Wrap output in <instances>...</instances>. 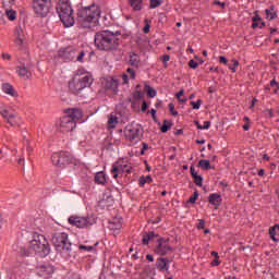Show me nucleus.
<instances>
[{"label":"nucleus","mask_w":279,"mask_h":279,"mask_svg":"<svg viewBox=\"0 0 279 279\" xmlns=\"http://www.w3.org/2000/svg\"><path fill=\"white\" fill-rule=\"evenodd\" d=\"M101 16V9L97 4L81 8L77 12V23L81 27H95L99 23Z\"/></svg>","instance_id":"1"},{"label":"nucleus","mask_w":279,"mask_h":279,"mask_svg":"<svg viewBox=\"0 0 279 279\" xmlns=\"http://www.w3.org/2000/svg\"><path fill=\"white\" fill-rule=\"evenodd\" d=\"M118 33H112L110 31H100L96 33L94 38V44L100 51H116L119 49V38H117Z\"/></svg>","instance_id":"2"},{"label":"nucleus","mask_w":279,"mask_h":279,"mask_svg":"<svg viewBox=\"0 0 279 279\" xmlns=\"http://www.w3.org/2000/svg\"><path fill=\"white\" fill-rule=\"evenodd\" d=\"M90 84H93V76L88 72L77 71L69 81L68 88L72 95H80V92L88 88Z\"/></svg>","instance_id":"3"},{"label":"nucleus","mask_w":279,"mask_h":279,"mask_svg":"<svg viewBox=\"0 0 279 279\" xmlns=\"http://www.w3.org/2000/svg\"><path fill=\"white\" fill-rule=\"evenodd\" d=\"M52 243L57 252H60L61 256L66 260L73 256V247L71 241H69V234L64 232L54 233L52 235Z\"/></svg>","instance_id":"4"},{"label":"nucleus","mask_w":279,"mask_h":279,"mask_svg":"<svg viewBox=\"0 0 279 279\" xmlns=\"http://www.w3.org/2000/svg\"><path fill=\"white\" fill-rule=\"evenodd\" d=\"M57 12L64 27H73L75 25V17L73 16V8L68 1L60 0L57 4Z\"/></svg>","instance_id":"5"},{"label":"nucleus","mask_w":279,"mask_h":279,"mask_svg":"<svg viewBox=\"0 0 279 279\" xmlns=\"http://www.w3.org/2000/svg\"><path fill=\"white\" fill-rule=\"evenodd\" d=\"M29 250H33L35 254H39L41 257L49 256V242L43 234L35 233L34 239L29 242Z\"/></svg>","instance_id":"6"},{"label":"nucleus","mask_w":279,"mask_h":279,"mask_svg":"<svg viewBox=\"0 0 279 279\" xmlns=\"http://www.w3.org/2000/svg\"><path fill=\"white\" fill-rule=\"evenodd\" d=\"M84 51L77 50L72 46H69L66 48H61L59 50V58L64 60V62H71L76 58L77 62H84Z\"/></svg>","instance_id":"7"},{"label":"nucleus","mask_w":279,"mask_h":279,"mask_svg":"<svg viewBox=\"0 0 279 279\" xmlns=\"http://www.w3.org/2000/svg\"><path fill=\"white\" fill-rule=\"evenodd\" d=\"M143 126L138 123H132L126 125L124 130V136L128 138V141L138 143L141 138L143 137Z\"/></svg>","instance_id":"8"},{"label":"nucleus","mask_w":279,"mask_h":279,"mask_svg":"<svg viewBox=\"0 0 279 279\" xmlns=\"http://www.w3.org/2000/svg\"><path fill=\"white\" fill-rule=\"evenodd\" d=\"M33 10L38 16H47L51 10V0H33Z\"/></svg>","instance_id":"9"},{"label":"nucleus","mask_w":279,"mask_h":279,"mask_svg":"<svg viewBox=\"0 0 279 279\" xmlns=\"http://www.w3.org/2000/svg\"><path fill=\"white\" fill-rule=\"evenodd\" d=\"M0 114L9 125H12L13 128L21 125V118L8 109V107H0Z\"/></svg>","instance_id":"10"},{"label":"nucleus","mask_w":279,"mask_h":279,"mask_svg":"<svg viewBox=\"0 0 279 279\" xmlns=\"http://www.w3.org/2000/svg\"><path fill=\"white\" fill-rule=\"evenodd\" d=\"M52 163L54 167H66L71 163V155L66 151L54 153L51 156Z\"/></svg>","instance_id":"11"},{"label":"nucleus","mask_w":279,"mask_h":279,"mask_svg":"<svg viewBox=\"0 0 279 279\" xmlns=\"http://www.w3.org/2000/svg\"><path fill=\"white\" fill-rule=\"evenodd\" d=\"M33 66L34 63H32V61H21L20 65L16 66V73L20 75V77H23V80H32Z\"/></svg>","instance_id":"12"},{"label":"nucleus","mask_w":279,"mask_h":279,"mask_svg":"<svg viewBox=\"0 0 279 279\" xmlns=\"http://www.w3.org/2000/svg\"><path fill=\"white\" fill-rule=\"evenodd\" d=\"M76 123L73 118L64 116L61 118L59 122V132H62L63 134H66V132H73L75 130Z\"/></svg>","instance_id":"13"},{"label":"nucleus","mask_w":279,"mask_h":279,"mask_svg":"<svg viewBox=\"0 0 279 279\" xmlns=\"http://www.w3.org/2000/svg\"><path fill=\"white\" fill-rule=\"evenodd\" d=\"M68 221L70 226H75V228H88L93 226V220L88 217L71 216Z\"/></svg>","instance_id":"14"},{"label":"nucleus","mask_w":279,"mask_h":279,"mask_svg":"<svg viewBox=\"0 0 279 279\" xmlns=\"http://www.w3.org/2000/svg\"><path fill=\"white\" fill-rule=\"evenodd\" d=\"M130 171H132V166L114 163L111 169V174L114 180H117V178L123 175V173H130Z\"/></svg>","instance_id":"15"},{"label":"nucleus","mask_w":279,"mask_h":279,"mask_svg":"<svg viewBox=\"0 0 279 279\" xmlns=\"http://www.w3.org/2000/svg\"><path fill=\"white\" fill-rule=\"evenodd\" d=\"M15 44L20 49H23L26 43V33L23 26H17L14 31Z\"/></svg>","instance_id":"16"},{"label":"nucleus","mask_w":279,"mask_h":279,"mask_svg":"<svg viewBox=\"0 0 279 279\" xmlns=\"http://www.w3.org/2000/svg\"><path fill=\"white\" fill-rule=\"evenodd\" d=\"M37 275L40 276V278H51L53 276V266L51 265H40L37 266Z\"/></svg>","instance_id":"17"},{"label":"nucleus","mask_w":279,"mask_h":279,"mask_svg":"<svg viewBox=\"0 0 279 279\" xmlns=\"http://www.w3.org/2000/svg\"><path fill=\"white\" fill-rule=\"evenodd\" d=\"M208 202L211 206H214L215 210H217L219 206H221L223 198L221 197V194L213 193L208 196Z\"/></svg>","instance_id":"18"},{"label":"nucleus","mask_w":279,"mask_h":279,"mask_svg":"<svg viewBox=\"0 0 279 279\" xmlns=\"http://www.w3.org/2000/svg\"><path fill=\"white\" fill-rule=\"evenodd\" d=\"M156 252H157V254H159V256H165V255L169 254V252H171L169 242H167L165 240H159V244L156 248Z\"/></svg>","instance_id":"19"},{"label":"nucleus","mask_w":279,"mask_h":279,"mask_svg":"<svg viewBox=\"0 0 279 279\" xmlns=\"http://www.w3.org/2000/svg\"><path fill=\"white\" fill-rule=\"evenodd\" d=\"M105 89L110 90L113 95H117L119 93V82L114 78H109L105 83Z\"/></svg>","instance_id":"20"},{"label":"nucleus","mask_w":279,"mask_h":279,"mask_svg":"<svg viewBox=\"0 0 279 279\" xmlns=\"http://www.w3.org/2000/svg\"><path fill=\"white\" fill-rule=\"evenodd\" d=\"M169 263H171V260L168 258L159 257L157 258L156 267L159 271H169Z\"/></svg>","instance_id":"21"},{"label":"nucleus","mask_w":279,"mask_h":279,"mask_svg":"<svg viewBox=\"0 0 279 279\" xmlns=\"http://www.w3.org/2000/svg\"><path fill=\"white\" fill-rule=\"evenodd\" d=\"M14 4H9L3 7L4 9V16L9 19V21H16V10L13 9Z\"/></svg>","instance_id":"22"},{"label":"nucleus","mask_w":279,"mask_h":279,"mask_svg":"<svg viewBox=\"0 0 279 279\" xmlns=\"http://www.w3.org/2000/svg\"><path fill=\"white\" fill-rule=\"evenodd\" d=\"M66 117H71L75 123L82 119V110L80 109H69Z\"/></svg>","instance_id":"23"},{"label":"nucleus","mask_w":279,"mask_h":279,"mask_svg":"<svg viewBox=\"0 0 279 279\" xmlns=\"http://www.w3.org/2000/svg\"><path fill=\"white\" fill-rule=\"evenodd\" d=\"M123 228V222L121 218H113V220L109 221V230H121Z\"/></svg>","instance_id":"24"},{"label":"nucleus","mask_w":279,"mask_h":279,"mask_svg":"<svg viewBox=\"0 0 279 279\" xmlns=\"http://www.w3.org/2000/svg\"><path fill=\"white\" fill-rule=\"evenodd\" d=\"M2 90L5 93V95H10L11 97H16V90H14V87L10 83H4L2 85Z\"/></svg>","instance_id":"25"},{"label":"nucleus","mask_w":279,"mask_h":279,"mask_svg":"<svg viewBox=\"0 0 279 279\" xmlns=\"http://www.w3.org/2000/svg\"><path fill=\"white\" fill-rule=\"evenodd\" d=\"M270 239L278 243L279 241V225H275L269 229Z\"/></svg>","instance_id":"26"},{"label":"nucleus","mask_w":279,"mask_h":279,"mask_svg":"<svg viewBox=\"0 0 279 279\" xmlns=\"http://www.w3.org/2000/svg\"><path fill=\"white\" fill-rule=\"evenodd\" d=\"M129 64L131 66H135V68H138V64H141V57L136 53H131L130 54V60H129Z\"/></svg>","instance_id":"27"},{"label":"nucleus","mask_w":279,"mask_h":279,"mask_svg":"<svg viewBox=\"0 0 279 279\" xmlns=\"http://www.w3.org/2000/svg\"><path fill=\"white\" fill-rule=\"evenodd\" d=\"M129 3L134 12H141L143 10V0H129Z\"/></svg>","instance_id":"28"},{"label":"nucleus","mask_w":279,"mask_h":279,"mask_svg":"<svg viewBox=\"0 0 279 279\" xmlns=\"http://www.w3.org/2000/svg\"><path fill=\"white\" fill-rule=\"evenodd\" d=\"M265 13H266V19H268L269 21H274V19L278 16V13L276 12V9H274V7H271L270 9H266Z\"/></svg>","instance_id":"29"},{"label":"nucleus","mask_w":279,"mask_h":279,"mask_svg":"<svg viewBox=\"0 0 279 279\" xmlns=\"http://www.w3.org/2000/svg\"><path fill=\"white\" fill-rule=\"evenodd\" d=\"M118 123H119V118H117L116 116H109L108 128L110 130H114Z\"/></svg>","instance_id":"30"},{"label":"nucleus","mask_w":279,"mask_h":279,"mask_svg":"<svg viewBox=\"0 0 279 279\" xmlns=\"http://www.w3.org/2000/svg\"><path fill=\"white\" fill-rule=\"evenodd\" d=\"M96 184H106V174L104 172H97L95 175Z\"/></svg>","instance_id":"31"},{"label":"nucleus","mask_w":279,"mask_h":279,"mask_svg":"<svg viewBox=\"0 0 279 279\" xmlns=\"http://www.w3.org/2000/svg\"><path fill=\"white\" fill-rule=\"evenodd\" d=\"M198 167H201L203 171H208L209 169H213L210 167V161L206 159H201L198 162Z\"/></svg>","instance_id":"32"},{"label":"nucleus","mask_w":279,"mask_h":279,"mask_svg":"<svg viewBox=\"0 0 279 279\" xmlns=\"http://www.w3.org/2000/svg\"><path fill=\"white\" fill-rule=\"evenodd\" d=\"M151 182V177L147 175V177H142L140 179V185L141 186H145V184H149Z\"/></svg>","instance_id":"33"},{"label":"nucleus","mask_w":279,"mask_h":279,"mask_svg":"<svg viewBox=\"0 0 279 279\" xmlns=\"http://www.w3.org/2000/svg\"><path fill=\"white\" fill-rule=\"evenodd\" d=\"M169 130H171V122H168L167 120H165L161 126V132L166 134V132H169Z\"/></svg>","instance_id":"34"},{"label":"nucleus","mask_w":279,"mask_h":279,"mask_svg":"<svg viewBox=\"0 0 279 279\" xmlns=\"http://www.w3.org/2000/svg\"><path fill=\"white\" fill-rule=\"evenodd\" d=\"M193 179L196 186H202V184L204 183V178H202V175L199 174H196V177H193Z\"/></svg>","instance_id":"35"},{"label":"nucleus","mask_w":279,"mask_h":279,"mask_svg":"<svg viewBox=\"0 0 279 279\" xmlns=\"http://www.w3.org/2000/svg\"><path fill=\"white\" fill-rule=\"evenodd\" d=\"M202 99H198L197 101H191L190 105L192 106V108L194 110H199V108H202Z\"/></svg>","instance_id":"36"},{"label":"nucleus","mask_w":279,"mask_h":279,"mask_svg":"<svg viewBox=\"0 0 279 279\" xmlns=\"http://www.w3.org/2000/svg\"><path fill=\"white\" fill-rule=\"evenodd\" d=\"M162 5V0H150V8L155 10V8H160Z\"/></svg>","instance_id":"37"},{"label":"nucleus","mask_w":279,"mask_h":279,"mask_svg":"<svg viewBox=\"0 0 279 279\" xmlns=\"http://www.w3.org/2000/svg\"><path fill=\"white\" fill-rule=\"evenodd\" d=\"M144 23H145V26L143 28V32H144V34H149V29L151 28V25H149V24L151 23V21L146 19L144 21Z\"/></svg>","instance_id":"38"},{"label":"nucleus","mask_w":279,"mask_h":279,"mask_svg":"<svg viewBox=\"0 0 279 279\" xmlns=\"http://www.w3.org/2000/svg\"><path fill=\"white\" fill-rule=\"evenodd\" d=\"M146 88H147L148 97H151V98L156 97V95H157L156 89L151 88V86H146Z\"/></svg>","instance_id":"39"},{"label":"nucleus","mask_w":279,"mask_h":279,"mask_svg":"<svg viewBox=\"0 0 279 279\" xmlns=\"http://www.w3.org/2000/svg\"><path fill=\"white\" fill-rule=\"evenodd\" d=\"M184 96V89H181L178 94H177V98L179 99V101H181V104H186V98H181Z\"/></svg>","instance_id":"40"},{"label":"nucleus","mask_w":279,"mask_h":279,"mask_svg":"<svg viewBox=\"0 0 279 279\" xmlns=\"http://www.w3.org/2000/svg\"><path fill=\"white\" fill-rule=\"evenodd\" d=\"M270 86H271V88H275V89H274V93H275V94L278 93V90H279V84H278V82L276 81V78H274L272 81H270Z\"/></svg>","instance_id":"41"},{"label":"nucleus","mask_w":279,"mask_h":279,"mask_svg":"<svg viewBox=\"0 0 279 279\" xmlns=\"http://www.w3.org/2000/svg\"><path fill=\"white\" fill-rule=\"evenodd\" d=\"M197 130H210V121H205L204 125H197Z\"/></svg>","instance_id":"42"},{"label":"nucleus","mask_w":279,"mask_h":279,"mask_svg":"<svg viewBox=\"0 0 279 279\" xmlns=\"http://www.w3.org/2000/svg\"><path fill=\"white\" fill-rule=\"evenodd\" d=\"M78 250H83L84 252H93V250H95V246H86L84 244H81L78 246Z\"/></svg>","instance_id":"43"},{"label":"nucleus","mask_w":279,"mask_h":279,"mask_svg":"<svg viewBox=\"0 0 279 279\" xmlns=\"http://www.w3.org/2000/svg\"><path fill=\"white\" fill-rule=\"evenodd\" d=\"M169 110L172 117H178V111H175V105H173L172 102L169 104Z\"/></svg>","instance_id":"44"},{"label":"nucleus","mask_w":279,"mask_h":279,"mask_svg":"<svg viewBox=\"0 0 279 279\" xmlns=\"http://www.w3.org/2000/svg\"><path fill=\"white\" fill-rule=\"evenodd\" d=\"M233 64L229 66L230 71H232V73H236V66H239V61H236L235 59L232 60Z\"/></svg>","instance_id":"45"},{"label":"nucleus","mask_w":279,"mask_h":279,"mask_svg":"<svg viewBox=\"0 0 279 279\" xmlns=\"http://www.w3.org/2000/svg\"><path fill=\"white\" fill-rule=\"evenodd\" d=\"M126 73H129V75L131 76L132 80H135V78H136V72H134V69L129 68V69L126 70Z\"/></svg>","instance_id":"46"},{"label":"nucleus","mask_w":279,"mask_h":279,"mask_svg":"<svg viewBox=\"0 0 279 279\" xmlns=\"http://www.w3.org/2000/svg\"><path fill=\"white\" fill-rule=\"evenodd\" d=\"M189 66L190 69H197V66H199V63H197L195 60H190Z\"/></svg>","instance_id":"47"},{"label":"nucleus","mask_w":279,"mask_h":279,"mask_svg":"<svg viewBox=\"0 0 279 279\" xmlns=\"http://www.w3.org/2000/svg\"><path fill=\"white\" fill-rule=\"evenodd\" d=\"M264 114L265 117H268L269 119H271V117H274V111L271 109H266L264 110Z\"/></svg>","instance_id":"48"},{"label":"nucleus","mask_w":279,"mask_h":279,"mask_svg":"<svg viewBox=\"0 0 279 279\" xmlns=\"http://www.w3.org/2000/svg\"><path fill=\"white\" fill-rule=\"evenodd\" d=\"M219 265H221L219 257H215L214 260L211 262V267H217Z\"/></svg>","instance_id":"49"},{"label":"nucleus","mask_w":279,"mask_h":279,"mask_svg":"<svg viewBox=\"0 0 279 279\" xmlns=\"http://www.w3.org/2000/svg\"><path fill=\"white\" fill-rule=\"evenodd\" d=\"M2 5L3 7L14 5V0H2Z\"/></svg>","instance_id":"50"},{"label":"nucleus","mask_w":279,"mask_h":279,"mask_svg":"<svg viewBox=\"0 0 279 279\" xmlns=\"http://www.w3.org/2000/svg\"><path fill=\"white\" fill-rule=\"evenodd\" d=\"M142 243L144 245H149V236L147 235V233L143 236Z\"/></svg>","instance_id":"51"},{"label":"nucleus","mask_w":279,"mask_h":279,"mask_svg":"<svg viewBox=\"0 0 279 279\" xmlns=\"http://www.w3.org/2000/svg\"><path fill=\"white\" fill-rule=\"evenodd\" d=\"M206 226V221H204V220H199L198 221V226H197V228H198V230H204V227Z\"/></svg>","instance_id":"52"},{"label":"nucleus","mask_w":279,"mask_h":279,"mask_svg":"<svg viewBox=\"0 0 279 279\" xmlns=\"http://www.w3.org/2000/svg\"><path fill=\"white\" fill-rule=\"evenodd\" d=\"M0 25H5V15L0 11Z\"/></svg>","instance_id":"53"},{"label":"nucleus","mask_w":279,"mask_h":279,"mask_svg":"<svg viewBox=\"0 0 279 279\" xmlns=\"http://www.w3.org/2000/svg\"><path fill=\"white\" fill-rule=\"evenodd\" d=\"M142 145H143V148H142V150H141V154H142V156H143V155L145 154L146 149H149V144L143 143Z\"/></svg>","instance_id":"54"},{"label":"nucleus","mask_w":279,"mask_h":279,"mask_svg":"<svg viewBox=\"0 0 279 279\" xmlns=\"http://www.w3.org/2000/svg\"><path fill=\"white\" fill-rule=\"evenodd\" d=\"M2 59L10 61V60H12V56H11L10 53L3 52V53H2Z\"/></svg>","instance_id":"55"},{"label":"nucleus","mask_w":279,"mask_h":279,"mask_svg":"<svg viewBox=\"0 0 279 279\" xmlns=\"http://www.w3.org/2000/svg\"><path fill=\"white\" fill-rule=\"evenodd\" d=\"M190 173H191V175H192V178H195L196 175H198L197 174V172L195 171V167H190Z\"/></svg>","instance_id":"56"},{"label":"nucleus","mask_w":279,"mask_h":279,"mask_svg":"<svg viewBox=\"0 0 279 279\" xmlns=\"http://www.w3.org/2000/svg\"><path fill=\"white\" fill-rule=\"evenodd\" d=\"M214 5H220V8H226V2H221L219 0L214 1Z\"/></svg>","instance_id":"57"},{"label":"nucleus","mask_w":279,"mask_h":279,"mask_svg":"<svg viewBox=\"0 0 279 279\" xmlns=\"http://www.w3.org/2000/svg\"><path fill=\"white\" fill-rule=\"evenodd\" d=\"M147 108H149V105L147 104V101H144L142 104V112H146L147 111Z\"/></svg>","instance_id":"58"},{"label":"nucleus","mask_w":279,"mask_h":279,"mask_svg":"<svg viewBox=\"0 0 279 279\" xmlns=\"http://www.w3.org/2000/svg\"><path fill=\"white\" fill-rule=\"evenodd\" d=\"M169 60H171V57H170L169 54H165V56L162 57V62H163V64H167V63L169 62Z\"/></svg>","instance_id":"59"},{"label":"nucleus","mask_w":279,"mask_h":279,"mask_svg":"<svg viewBox=\"0 0 279 279\" xmlns=\"http://www.w3.org/2000/svg\"><path fill=\"white\" fill-rule=\"evenodd\" d=\"M219 62L221 64H228V59L226 57H219Z\"/></svg>","instance_id":"60"},{"label":"nucleus","mask_w":279,"mask_h":279,"mask_svg":"<svg viewBox=\"0 0 279 279\" xmlns=\"http://www.w3.org/2000/svg\"><path fill=\"white\" fill-rule=\"evenodd\" d=\"M146 235L148 236V241H151V239H154V236H156V233H154V231H150V232L146 233Z\"/></svg>","instance_id":"61"},{"label":"nucleus","mask_w":279,"mask_h":279,"mask_svg":"<svg viewBox=\"0 0 279 279\" xmlns=\"http://www.w3.org/2000/svg\"><path fill=\"white\" fill-rule=\"evenodd\" d=\"M146 259H148L149 263H154V255H150V254L146 255Z\"/></svg>","instance_id":"62"},{"label":"nucleus","mask_w":279,"mask_h":279,"mask_svg":"<svg viewBox=\"0 0 279 279\" xmlns=\"http://www.w3.org/2000/svg\"><path fill=\"white\" fill-rule=\"evenodd\" d=\"M150 114H151L154 121H156V109H151Z\"/></svg>","instance_id":"63"},{"label":"nucleus","mask_w":279,"mask_h":279,"mask_svg":"<svg viewBox=\"0 0 279 279\" xmlns=\"http://www.w3.org/2000/svg\"><path fill=\"white\" fill-rule=\"evenodd\" d=\"M123 84H128V74L122 75Z\"/></svg>","instance_id":"64"}]
</instances>
